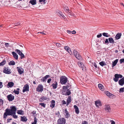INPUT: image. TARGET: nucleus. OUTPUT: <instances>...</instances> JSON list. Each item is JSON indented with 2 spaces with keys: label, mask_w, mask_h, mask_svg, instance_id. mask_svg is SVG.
Returning <instances> with one entry per match:
<instances>
[{
  "label": "nucleus",
  "mask_w": 124,
  "mask_h": 124,
  "mask_svg": "<svg viewBox=\"0 0 124 124\" xmlns=\"http://www.w3.org/2000/svg\"><path fill=\"white\" fill-rule=\"evenodd\" d=\"M10 108H7L5 110L3 115L4 120H6L8 116H12L14 118H16V107L12 106Z\"/></svg>",
  "instance_id": "1"
},
{
  "label": "nucleus",
  "mask_w": 124,
  "mask_h": 124,
  "mask_svg": "<svg viewBox=\"0 0 124 124\" xmlns=\"http://www.w3.org/2000/svg\"><path fill=\"white\" fill-rule=\"evenodd\" d=\"M68 81L67 78L64 76H62L60 78V82L62 85L65 84Z\"/></svg>",
  "instance_id": "2"
},
{
  "label": "nucleus",
  "mask_w": 124,
  "mask_h": 124,
  "mask_svg": "<svg viewBox=\"0 0 124 124\" xmlns=\"http://www.w3.org/2000/svg\"><path fill=\"white\" fill-rule=\"evenodd\" d=\"M73 54L76 58L80 60H82V58L81 56L76 50H74Z\"/></svg>",
  "instance_id": "3"
},
{
  "label": "nucleus",
  "mask_w": 124,
  "mask_h": 124,
  "mask_svg": "<svg viewBox=\"0 0 124 124\" xmlns=\"http://www.w3.org/2000/svg\"><path fill=\"white\" fill-rule=\"evenodd\" d=\"M66 120L64 118H59L57 122V124H65Z\"/></svg>",
  "instance_id": "4"
},
{
  "label": "nucleus",
  "mask_w": 124,
  "mask_h": 124,
  "mask_svg": "<svg viewBox=\"0 0 124 124\" xmlns=\"http://www.w3.org/2000/svg\"><path fill=\"white\" fill-rule=\"evenodd\" d=\"M105 93L106 95L108 96L110 98L113 99L116 97V96L115 95L109 93L108 91H105Z\"/></svg>",
  "instance_id": "5"
},
{
  "label": "nucleus",
  "mask_w": 124,
  "mask_h": 124,
  "mask_svg": "<svg viewBox=\"0 0 124 124\" xmlns=\"http://www.w3.org/2000/svg\"><path fill=\"white\" fill-rule=\"evenodd\" d=\"M114 77L113 80L115 82H117L118 81V78H122L123 76L121 74H116L114 75Z\"/></svg>",
  "instance_id": "6"
},
{
  "label": "nucleus",
  "mask_w": 124,
  "mask_h": 124,
  "mask_svg": "<svg viewBox=\"0 0 124 124\" xmlns=\"http://www.w3.org/2000/svg\"><path fill=\"white\" fill-rule=\"evenodd\" d=\"M3 71L4 73L7 74H9L11 73L10 69L8 67H5Z\"/></svg>",
  "instance_id": "7"
},
{
  "label": "nucleus",
  "mask_w": 124,
  "mask_h": 124,
  "mask_svg": "<svg viewBox=\"0 0 124 124\" xmlns=\"http://www.w3.org/2000/svg\"><path fill=\"white\" fill-rule=\"evenodd\" d=\"M16 52L17 53L20 55V58L22 59L24 57V54L21 52L19 50L16 49Z\"/></svg>",
  "instance_id": "8"
},
{
  "label": "nucleus",
  "mask_w": 124,
  "mask_h": 124,
  "mask_svg": "<svg viewBox=\"0 0 124 124\" xmlns=\"http://www.w3.org/2000/svg\"><path fill=\"white\" fill-rule=\"evenodd\" d=\"M17 69L18 73L20 75L22 74L23 73L24 70L21 67H17Z\"/></svg>",
  "instance_id": "9"
},
{
  "label": "nucleus",
  "mask_w": 124,
  "mask_h": 124,
  "mask_svg": "<svg viewBox=\"0 0 124 124\" xmlns=\"http://www.w3.org/2000/svg\"><path fill=\"white\" fill-rule=\"evenodd\" d=\"M14 96L11 94H10L7 96V98L9 101H11L14 99Z\"/></svg>",
  "instance_id": "10"
},
{
  "label": "nucleus",
  "mask_w": 124,
  "mask_h": 124,
  "mask_svg": "<svg viewBox=\"0 0 124 124\" xmlns=\"http://www.w3.org/2000/svg\"><path fill=\"white\" fill-rule=\"evenodd\" d=\"M52 80L51 81L52 84L51 85H57V83L55 78L51 77Z\"/></svg>",
  "instance_id": "11"
},
{
  "label": "nucleus",
  "mask_w": 124,
  "mask_h": 124,
  "mask_svg": "<svg viewBox=\"0 0 124 124\" xmlns=\"http://www.w3.org/2000/svg\"><path fill=\"white\" fill-rule=\"evenodd\" d=\"M43 86H38L36 88V91L38 92H42L43 90Z\"/></svg>",
  "instance_id": "12"
},
{
  "label": "nucleus",
  "mask_w": 124,
  "mask_h": 124,
  "mask_svg": "<svg viewBox=\"0 0 124 124\" xmlns=\"http://www.w3.org/2000/svg\"><path fill=\"white\" fill-rule=\"evenodd\" d=\"M64 10L67 12L69 14L71 15H72V13H71V11L67 7H65L64 8Z\"/></svg>",
  "instance_id": "13"
},
{
  "label": "nucleus",
  "mask_w": 124,
  "mask_h": 124,
  "mask_svg": "<svg viewBox=\"0 0 124 124\" xmlns=\"http://www.w3.org/2000/svg\"><path fill=\"white\" fill-rule=\"evenodd\" d=\"M50 76L49 75H47L44 77L42 78L41 79V81L43 82H46V79Z\"/></svg>",
  "instance_id": "14"
},
{
  "label": "nucleus",
  "mask_w": 124,
  "mask_h": 124,
  "mask_svg": "<svg viewBox=\"0 0 124 124\" xmlns=\"http://www.w3.org/2000/svg\"><path fill=\"white\" fill-rule=\"evenodd\" d=\"M95 104L97 107H99V106H101V102L99 100L95 101Z\"/></svg>",
  "instance_id": "15"
},
{
  "label": "nucleus",
  "mask_w": 124,
  "mask_h": 124,
  "mask_svg": "<svg viewBox=\"0 0 124 124\" xmlns=\"http://www.w3.org/2000/svg\"><path fill=\"white\" fill-rule=\"evenodd\" d=\"M118 83L120 85H124V77L119 81Z\"/></svg>",
  "instance_id": "16"
},
{
  "label": "nucleus",
  "mask_w": 124,
  "mask_h": 124,
  "mask_svg": "<svg viewBox=\"0 0 124 124\" xmlns=\"http://www.w3.org/2000/svg\"><path fill=\"white\" fill-rule=\"evenodd\" d=\"M29 86H24L23 87V93H24L25 92L28 91H29Z\"/></svg>",
  "instance_id": "17"
},
{
  "label": "nucleus",
  "mask_w": 124,
  "mask_h": 124,
  "mask_svg": "<svg viewBox=\"0 0 124 124\" xmlns=\"http://www.w3.org/2000/svg\"><path fill=\"white\" fill-rule=\"evenodd\" d=\"M55 102L54 100H52L51 101V104L50 105V107L53 108L55 106Z\"/></svg>",
  "instance_id": "18"
},
{
  "label": "nucleus",
  "mask_w": 124,
  "mask_h": 124,
  "mask_svg": "<svg viewBox=\"0 0 124 124\" xmlns=\"http://www.w3.org/2000/svg\"><path fill=\"white\" fill-rule=\"evenodd\" d=\"M74 107L75 109V112L77 114H78L79 113V111L78 107L76 105L74 106Z\"/></svg>",
  "instance_id": "19"
},
{
  "label": "nucleus",
  "mask_w": 124,
  "mask_h": 124,
  "mask_svg": "<svg viewBox=\"0 0 124 124\" xmlns=\"http://www.w3.org/2000/svg\"><path fill=\"white\" fill-rule=\"evenodd\" d=\"M122 35V34L121 33H118L116 35L115 38L116 39L118 40L120 38Z\"/></svg>",
  "instance_id": "20"
},
{
  "label": "nucleus",
  "mask_w": 124,
  "mask_h": 124,
  "mask_svg": "<svg viewBox=\"0 0 124 124\" xmlns=\"http://www.w3.org/2000/svg\"><path fill=\"white\" fill-rule=\"evenodd\" d=\"M105 109L107 112H108L110 110L111 108L110 106L108 105H106L105 106Z\"/></svg>",
  "instance_id": "21"
},
{
  "label": "nucleus",
  "mask_w": 124,
  "mask_h": 124,
  "mask_svg": "<svg viewBox=\"0 0 124 124\" xmlns=\"http://www.w3.org/2000/svg\"><path fill=\"white\" fill-rule=\"evenodd\" d=\"M21 120L23 122H26L27 120V119L26 117L24 116H22L21 117Z\"/></svg>",
  "instance_id": "22"
},
{
  "label": "nucleus",
  "mask_w": 124,
  "mask_h": 124,
  "mask_svg": "<svg viewBox=\"0 0 124 124\" xmlns=\"http://www.w3.org/2000/svg\"><path fill=\"white\" fill-rule=\"evenodd\" d=\"M71 101V98L70 96H69L67 100V104L66 106H68V105L70 104Z\"/></svg>",
  "instance_id": "23"
},
{
  "label": "nucleus",
  "mask_w": 124,
  "mask_h": 124,
  "mask_svg": "<svg viewBox=\"0 0 124 124\" xmlns=\"http://www.w3.org/2000/svg\"><path fill=\"white\" fill-rule=\"evenodd\" d=\"M57 14L61 17L62 18H64V16L62 14V12L60 11H59L58 12H57Z\"/></svg>",
  "instance_id": "24"
},
{
  "label": "nucleus",
  "mask_w": 124,
  "mask_h": 124,
  "mask_svg": "<svg viewBox=\"0 0 124 124\" xmlns=\"http://www.w3.org/2000/svg\"><path fill=\"white\" fill-rule=\"evenodd\" d=\"M118 59H116L114 62H112V67H113L114 66H116L118 62Z\"/></svg>",
  "instance_id": "25"
},
{
  "label": "nucleus",
  "mask_w": 124,
  "mask_h": 124,
  "mask_svg": "<svg viewBox=\"0 0 124 124\" xmlns=\"http://www.w3.org/2000/svg\"><path fill=\"white\" fill-rule=\"evenodd\" d=\"M109 43L111 44H113L115 43L112 37L109 38L108 39Z\"/></svg>",
  "instance_id": "26"
},
{
  "label": "nucleus",
  "mask_w": 124,
  "mask_h": 124,
  "mask_svg": "<svg viewBox=\"0 0 124 124\" xmlns=\"http://www.w3.org/2000/svg\"><path fill=\"white\" fill-rule=\"evenodd\" d=\"M29 3L33 5H35L36 4V0H31Z\"/></svg>",
  "instance_id": "27"
},
{
  "label": "nucleus",
  "mask_w": 124,
  "mask_h": 124,
  "mask_svg": "<svg viewBox=\"0 0 124 124\" xmlns=\"http://www.w3.org/2000/svg\"><path fill=\"white\" fill-rule=\"evenodd\" d=\"M17 113L18 114L22 115H23V111L22 110H18L17 111Z\"/></svg>",
  "instance_id": "28"
},
{
  "label": "nucleus",
  "mask_w": 124,
  "mask_h": 124,
  "mask_svg": "<svg viewBox=\"0 0 124 124\" xmlns=\"http://www.w3.org/2000/svg\"><path fill=\"white\" fill-rule=\"evenodd\" d=\"M100 65L102 66L106 65V64L104 61H102L99 63Z\"/></svg>",
  "instance_id": "29"
},
{
  "label": "nucleus",
  "mask_w": 124,
  "mask_h": 124,
  "mask_svg": "<svg viewBox=\"0 0 124 124\" xmlns=\"http://www.w3.org/2000/svg\"><path fill=\"white\" fill-rule=\"evenodd\" d=\"M102 35L104 37H109L110 36V35L108 33L104 32L102 34Z\"/></svg>",
  "instance_id": "30"
},
{
  "label": "nucleus",
  "mask_w": 124,
  "mask_h": 124,
  "mask_svg": "<svg viewBox=\"0 0 124 124\" xmlns=\"http://www.w3.org/2000/svg\"><path fill=\"white\" fill-rule=\"evenodd\" d=\"M78 65L81 68H84V67H85L84 66V65H83V64L82 62H78Z\"/></svg>",
  "instance_id": "31"
},
{
  "label": "nucleus",
  "mask_w": 124,
  "mask_h": 124,
  "mask_svg": "<svg viewBox=\"0 0 124 124\" xmlns=\"http://www.w3.org/2000/svg\"><path fill=\"white\" fill-rule=\"evenodd\" d=\"M99 89L102 91H104L105 90V88L103 86H98Z\"/></svg>",
  "instance_id": "32"
},
{
  "label": "nucleus",
  "mask_w": 124,
  "mask_h": 124,
  "mask_svg": "<svg viewBox=\"0 0 124 124\" xmlns=\"http://www.w3.org/2000/svg\"><path fill=\"white\" fill-rule=\"evenodd\" d=\"M15 62L13 61H10L8 63L9 65H15Z\"/></svg>",
  "instance_id": "33"
},
{
  "label": "nucleus",
  "mask_w": 124,
  "mask_h": 124,
  "mask_svg": "<svg viewBox=\"0 0 124 124\" xmlns=\"http://www.w3.org/2000/svg\"><path fill=\"white\" fill-rule=\"evenodd\" d=\"M66 91H67V92H66V93L65 94V95H69L71 94V92L69 90V89H67V90Z\"/></svg>",
  "instance_id": "34"
},
{
  "label": "nucleus",
  "mask_w": 124,
  "mask_h": 124,
  "mask_svg": "<svg viewBox=\"0 0 124 124\" xmlns=\"http://www.w3.org/2000/svg\"><path fill=\"white\" fill-rule=\"evenodd\" d=\"M65 112L66 114V116H67V118L68 117H69L70 116V115L69 113L68 112L67 110V109H66L65 110Z\"/></svg>",
  "instance_id": "35"
},
{
  "label": "nucleus",
  "mask_w": 124,
  "mask_h": 124,
  "mask_svg": "<svg viewBox=\"0 0 124 124\" xmlns=\"http://www.w3.org/2000/svg\"><path fill=\"white\" fill-rule=\"evenodd\" d=\"M37 119L36 117L34 118V122L31 123L32 124H37Z\"/></svg>",
  "instance_id": "36"
},
{
  "label": "nucleus",
  "mask_w": 124,
  "mask_h": 124,
  "mask_svg": "<svg viewBox=\"0 0 124 124\" xmlns=\"http://www.w3.org/2000/svg\"><path fill=\"white\" fill-rule=\"evenodd\" d=\"M6 63V61L5 60H3L2 62L0 63V66H3Z\"/></svg>",
  "instance_id": "37"
},
{
  "label": "nucleus",
  "mask_w": 124,
  "mask_h": 124,
  "mask_svg": "<svg viewBox=\"0 0 124 124\" xmlns=\"http://www.w3.org/2000/svg\"><path fill=\"white\" fill-rule=\"evenodd\" d=\"M68 87H69V86H63V89L64 90H65V91H66L67 90V89H68Z\"/></svg>",
  "instance_id": "38"
},
{
  "label": "nucleus",
  "mask_w": 124,
  "mask_h": 124,
  "mask_svg": "<svg viewBox=\"0 0 124 124\" xmlns=\"http://www.w3.org/2000/svg\"><path fill=\"white\" fill-rule=\"evenodd\" d=\"M39 105H41V106H42L43 107H44V108H45L46 107V104H44V103H39Z\"/></svg>",
  "instance_id": "39"
},
{
  "label": "nucleus",
  "mask_w": 124,
  "mask_h": 124,
  "mask_svg": "<svg viewBox=\"0 0 124 124\" xmlns=\"http://www.w3.org/2000/svg\"><path fill=\"white\" fill-rule=\"evenodd\" d=\"M124 92V87L121 88L120 89L119 92L123 93Z\"/></svg>",
  "instance_id": "40"
},
{
  "label": "nucleus",
  "mask_w": 124,
  "mask_h": 124,
  "mask_svg": "<svg viewBox=\"0 0 124 124\" xmlns=\"http://www.w3.org/2000/svg\"><path fill=\"white\" fill-rule=\"evenodd\" d=\"M64 49L67 51H68L70 49V48L67 46H65L64 47Z\"/></svg>",
  "instance_id": "41"
},
{
  "label": "nucleus",
  "mask_w": 124,
  "mask_h": 124,
  "mask_svg": "<svg viewBox=\"0 0 124 124\" xmlns=\"http://www.w3.org/2000/svg\"><path fill=\"white\" fill-rule=\"evenodd\" d=\"M44 99V97H42L40 98L39 99V101L42 102H43Z\"/></svg>",
  "instance_id": "42"
},
{
  "label": "nucleus",
  "mask_w": 124,
  "mask_h": 124,
  "mask_svg": "<svg viewBox=\"0 0 124 124\" xmlns=\"http://www.w3.org/2000/svg\"><path fill=\"white\" fill-rule=\"evenodd\" d=\"M21 23L20 22L16 21V26H20L21 25Z\"/></svg>",
  "instance_id": "43"
},
{
  "label": "nucleus",
  "mask_w": 124,
  "mask_h": 124,
  "mask_svg": "<svg viewBox=\"0 0 124 124\" xmlns=\"http://www.w3.org/2000/svg\"><path fill=\"white\" fill-rule=\"evenodd\" d=\"M14 83L13 82H8L7 85H14Z\"/></svg>",
  "instance_id": "44"
},
{
  "label": "nucleus",
  "mask_w": 124,
  "mask_h": 124,
  "mask_svg": "<svg viewBox=\"0 0 124 124\" xmlns=\"http://www.w3.org/2000/svg\"><path fill=\"white\" fill-rule=\"evenodd\" d=\"M108 39H105V43L107 44H108L109 43V40H108Z\"/></svg>",
  "instance_id": "45"
},
{
  "label": "nucleus",
  "mask_w": 124,
  "mask_h": 124,
  "mask_svg": "<svg viewBox=\"0 0 124 124\" xmlns=\"http://www.w3.org/2000/svg\"><path fill=\"white\" fill-rule=\"evenodd\" d=\"M3 101L2 99H0V105H2L3 104Z\"/></svg>",
  "instance_id": "46"
},
{
  "label": "nucleus",
  "mask_w": 124,
  "mask_h": 124,
  "mask_svg": "<svg viewBox=\"0 0 124 124\" xmlns=\"http://www.w3.org/2000/svg\"><path fill=\"white\" fill-rule=\"evenodd\" d=\"M120 63H122L124 62V58L121 59L120 60Z\"/></svg>",
  "instance_id": "47"
},
{
  "label": "nucleus",
  "mask_w": 124,
  "mask_h": 124,
  "mask_svg": "<svg viewBox=\"0 0 124 124\" xmlns=\"http://www.w3.org/2000/svg\"><path fill=\"white\" fill-rule=\"evenodd\" d=\"M12 54L14 58L16 59V53L14 52H13L12 53Z\"/></svg>",
  "instance_id": "48"
},
{
  "label": "nucleus",
  "mask_w": 124,
  "mask_h": 124,
  "mask_svg": "<svg viewBox=\"0 0 124 124\" xmlns=\"http://www.w3.org/2000/svg\"><path fill=\"white\" fill-rule=\"evenodd\" d=\"M52 78H50L48 79L47 80V83H50V82L52 81Z\"/></svg>",
  "instance_id": "49"
},
{
  "label": "nucleus",
  "mask_w": 124,
  "mask_h": 124,
  "mask_svg": "<svg viewBox=\"0 0 124 124\" xmlns=\"http://www.w3.org/2000/svg\"><path fill=\"white\" fill-rule=\"evenodd\" d=\"M56 46L58 47H60L61 46V45L59 43H56Z\"/></svg>",
  "instance_id": "50"
},
{
  "label": "nucleus",
  "mask_w": 124,
  "mask_h": 124,
  "mask_svg": "<svg viewBox=\"0 0 124 124\" xmlns=\"http://www.w3.org/2000/svg\"><path fill=\"white\" fill-rule=\"evenodd\" d=\"M82 124H88L86 121H85L82 122Z\"/></svg>",
  "instance_id": "51"
},
{
  "label": "nucleus",
  "mask_w": 124,
  "mask_h": 124,
  "mask_svg": "<svg viewBox=\"0 0 124 124\" xmlns=\"http://www.w3.org/2000/svg\"><path fill=\"white\" fill-rule=\"evenodd\" d=\"M102 36V34L101 33L100 34L98 35H97V37L98 38H100Z\"/></svg>",
  "instance_id": "52"
},
{
  "label": "nucleus",
  "mask_w": 124,
  "mask_h": 124,
  "mask_svg": "<svg viewBox=\"0 0 124 124\" xmlns=\"http://www.w3.org/2000/svg\"><path fill=\"white\" fill-rule=\"evenodd\" d=\"M68 52L69 53L70 55L72 54V53L71 51L70 50V49L68 51Z\"/></svg>",
  "instance_id": "53"
},
{
  "label": "nucleus",
  "mask_w": 124,
  "mask_h": 124,
  "mask_svg": "<svg viewBox=\"0 0 124 124\" xmlns=\"http://www.w3.org/2000/svg\"><path fill=\"white\" fill-rule=\"evenodd\" d=\"M12 120V119L10 118V119H8L7 120V123H8L10 122L11 120Z\"/></svg>",
  "instance_id": "54"
},
{
  "label": "nucleus",
  "mask_w": 124,
  "mask_h": 124,
  "mask_svg": "<svg viewBox=\"0 0 124 124\" xmlns=\"http://www.w3.org/2000/svg\"><path fill=\"white\" fill-rule=\"evenodd\" d=\"M110 122H111V124H115V123L114 121L111 120L110 121Z\"/></svg>",
  "instance_id": "55"
},
{
  "label": "nucleus",
  "mask_w": 124,
  "mask_h": 124,
  "mask_svg": "<svg viewBox=\"0 0 124 124\" xmlns=\"http://www.w3.org/2000/svg\"><path fill=\"white\" fill-rule=\"evenodd\" d=\"M5 46H6V47H7L8 46H9V44H8V43H6L5 44Z\"/></svg>",
  "instance_id": "56"
},
{
  "label": "nucleus",
  "mask_w": 124,
  "mask_h": 124,
  "mask_svg": "<svg viewBox=\"0 0 124 124\" xmlns=\"http://www.w3.org/2000/svg\"><path fill=\"white\" fill-rule=\"evenodd\" d=\"M72 33L73 34H75L76 33V32L75 31L73 30L72 31Z\"/></svg>",
  "instance_id": "57"
},
{
  "label": "nucleus",
  "mask_w": 124,
  "mask_h": 124,
  "mask_svg": "<svg viewBox=\"0 0 124 124\" xmlns=\"http://www.w3.org/2000/svg\"><path fill=\"white\" fill-rule=\"evenodd\" d=\"M93 66L95 67V68H97V65L95 63H94V64H93Z\"/></svg>",
  "instance_id": "58"
},
{
  "label": "nucleus",
  "mask_w": 124,
  "mask_h": 124,
  "mask_svg": "<svg viewBox=\"0 0 124 124\" xmlns=\"http://www.w3.org/2000/svg\"><path fill=\"white\" fill-rule=\"evenodd\" d=\"M38 33H41L43 35H45L46 34H45L43 31V32H39Z\"/></svg>",
  "instance_id": "59"
},
{
  "label": "nucleus",
  "mask_w": 124,
  "mask_h": 124,
  "mask_svg": "<svg viewBox=\"0 0 124 124\" xmlns=\"http://www.w3.org/2000/svg\"><path fill=\"white\" fill-rule=\"evenodd\" d=\"M46 0H39V2L41 3L42 2H44Z\"/></svg>",
  "instance_id": "60"
},
{
  "label": "nucleus",
  "mask_w": 124,
  "mask_h": 124,
  "mask_svg": "<svg viewBox=\"0 0 124 124\" xmlns=\"http://www.w3.org/2000/svg\"><path fill=\"white\" fill-rule=\"evenodd\" d=\"M62 103L63 104H66V101L64 100H63L62 101Z\"/></svg>",
  "instance_id": "61"
},
{
  "label": "nucleus",
  "mask_w": 124,
  "mask_h": 124,
  "mask_svg": "<svg viewBox=\"0 0 124 124\" xmlns=\"http://www.w3.org/2000/svg\"><path fill=\"white\" fill-rule=\"evenodd\" d=\"M67 31L68 33H71V31L70 30H67Z\"/></svg>",
  "instance_id": "62"
},
{
  "label": "nucleus",
  "mask_w": 124,
  "mask_h": 124,
  "mask_svg": "<svg viewBox=\"0 0 124 124\" xmlns=\"http://www.w3.org/2000/svg\"><path fill=\"white\" fill-rule=\"evenodd\" d=\"M57 86H53V88L54 89H55L57 87Z\"/></svg>",
  "instance_id": "63"
},
{
  "label": "nucleus",
  "mask_w": 124,
  "mask_h": 124,
  "mask_svg": "<svg viewBox=\"0 0 124 124\" xmlns=\"http://www.w3.org/2000/svg\"><path fill=\"white\" fill-rule=\"evenodd\" d=\"M18 56L17 54H16V60L18 59Z\"/></svg>",
  "instance_id": "64"
}]
</instances>
